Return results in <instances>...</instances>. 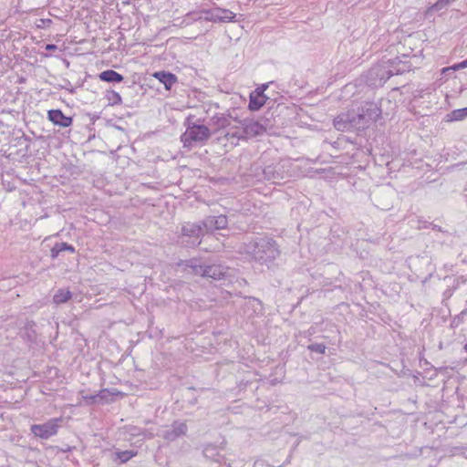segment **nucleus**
<instances>
[{"label":"nucleus","mask_w":467,"mask_h":467,"mask_svg":"<svg viewBox=\"0 0 467 467\" xmlns=\"http://www.w3.org/2000/svg\"><path fill=\"white\" fill-rule=\"evenodd\" d=\"M245 253L256 263L271 269L281 251L276 241L268 235H259L244 243Z\"/></svg>","instance_id":"nucleus-1"},{"label":"nucleus","mask_w":467,"mask_h":467,"mask_svg":"<svg viewBox=\"0 0 467 467\" xmlns=\"http://www.w3.org/2000/svg\"><path fill=\"white\" fill-rule=\"evenodd\" d=\"M193 115H189L184 121L185 132L181 136V141L184 146H192L195 143H204L211 138L210 129L202 124L204 119L193 121Z\"/></svg>","instance_id":"nucleus-2"},{"label":"nucleus","mask_w":467,"mask_h":467,"mask_svg":"<svg viewBox=\"0 0 467 467\" xmlns=\"http://www.w3.org/2000/svg\"><path fill=\"white\" fill-rule=\"evenodd\" d=\"M391 77V70L388 68L384 60L371 67L362 75L367 86L370 88L382 87Z\"/></svg>","instance_id":"nucleus-3"},{"label":"nucleus","mask_w":467,"mask_h":467,"mask_svg":"<svg viewBox=\"0 0 467 467\" xmlns=\"http://www.w3.org/2000/svg\"><path fill=\"white\" fill-rule=\"evenodd\" d=\"M202 221L198 223H185L182 227L181 243L187 248L200 245L202 237L205 234Z\"/></svg>","instance_id":"nucleus-4"},{"label":"nucleus","mask_w":467,"mask_h":467,"mask_svg":"<svg viewBox=\"0 0 467 467\" xmlns=\"http://www.w3.org/2000/svg\"><path fill=\"white\" fill-rule=\"evenodd\" d=\"M82 400L87 406L94 404H105L114 401V397L123 393L117 389H102L94 394H88L85 391L80 392Z\"/></svg>","instance_id":"nucleus-5"},{"label":"nucleus","mask_w":467,"mask_h":467,"mask_svg":"<svg viewBox=\"0 0 467 467\" xmlns=\"http://www.w3.org/2000/svg\"><path fill=\"white\" fill-rule=\"evenodd\" d=\"M61 421V418H53L41 424H32L31 433L36 438L47 440L57 434Z\"/></svg>","instance_id":"nucleus-6"},{"label":"nucleus","mask_w":467,"mask_h":467,"mask_svg":"<svg viewBox=\"0 0 467 467\" xmlns=\"http://www.w3.org/2000/svg\"><path fill=\"white\" fill-rule=\"evenodd\" d=\"M204 278H210L213 281H231L233 269L222 264L205 263Z\"/></svg>","instance_id":"nucleus-7"},{"label":"nucleus","mask_w":467,"mask_h":467,"mask_svg":"<svg viewBox=\"0 0 467 467\" xmlns=\"http://www.w3.org/2000/svg\"><path fill=\"white\" fill-rule=\"evenodd\" d=\"M18 334L29 348L39 346L38 326L34 320L26 319L24 325L19 328Z\"/></svg>","instance_id":"nucleus-8"},{"label":"nucleus","mask_w":467,"mask_h":467,"mask_svg":"<svg viewBox=\"0 0 467 467\" xmlns=\"http://www.w3.org/2000/svg\"><path fill=\"white\" fill-rule=\"evenodd\" d=\"M361 118H364L366 127L368 128L372 122H377L382 115V109L376 102H366L358 109Z\"/></svg>","instance_id":"nucleus-9"},{"label":"nucleus","mask_w":467,"mask_h":467,"mask_svg":"<svg viewBox=\"0 0 467 467\" xmlns=\"http://www.w3.org/2000/svg\"><path fill=\"white\" fill-rule=\"evenodd\" d=\"M202 228L206 234H212L217 230H224L228 226V217L223 214L209 215L202 220Z\"/></svg>","instance_id":"nucleus-10"},{"label":"nucleus","mask_w":467,"mask_h":467,"mask_svg":"<svg viewBox=\"0 0 467 467\" xmlns=\"http://www.w3.org/2000/svg\"><path fill=\"white\" fill-rule=\"evenodd\" d=\"M225 441H222L220 445H216L214 443H203L201 445L202 455L207 460H211L216 463H223L225 457L221 455L220 451L224 450Z\"/></svg>","instance_id":"nucleus-11"},{"label":"nucleus","mask_w":467,"mask_h":467,"mask_svg":"<svg viewBox=\"0 0 467 467\" xmlns=\"http://www.w3.org/2000/svg\"><path fill=\"white\" fill-rule=\"evenodd\" d=\"M188 431V426L186 422L181 420H174L170 429L162 431L161 437L163 440L171 442L177 439L185 436Z\"/></svg>","instance_id":"nucleus-12"},{"label":"nucleus","mask_w":467,"mask_h":467,"mask_svg":"<svg viewBox=\"0 0 467 467\" xmlns=\"http://www.w3.org/2000/svg\"><path fill=\"white\" fill-rule=\"evenodd\" d=\"M243 128V133L246 139L262 135L265 132L266 128L259 120L244 119L240 121Z\"/></svg>","instance_id":"nucleus-13"},{"label":"nucleus","mask_w":467,"mask_h":467,"mask_svg":"<svg viewBox=\"0 0 467 467\" xmlns=\"http://www.w3.org/2000/svg\"><path fill=\"white\" fill-rule=\"evenodd\" d=\"M221 8H211V9H202L197 12H192L188 14V16H191L194 21H209V22H220L222 23V17L220 15Z\"/></svg>","instance_id":"nucleus-14"},{"label":"nucleus","mask_w":467,"mask_h":467,"mask_svg":"<svg viewBox=\"0 0 467 467\" xmlns=\"http://www.w3.org/2000/svg\"><path fill=\"white\" fill-rule=\"evenodd\" d=\"M205 263L206 261H202L198 258H191L189 260H180L177 263L179 267H182L183 270L188 271L189 274L203 276V273L205 272Z\"/></svg>","instance_id":"nucleus-15"},{"label":"nucleus","mask_w":467,"mask_h":467,"mask_svg":"<svg viewBox=\"0 0 467 467\" xmlns=\"http://www.w3.org/2000/svg\"><path fill=\"white\" fill-rule=\"evenodd\" d=\"M274 104L275 99H272L267 96H262L251 91L249 94L247 109L252 112H255L260 110L265 105H268L269 109H271Z\"/></svg>","instance_id":"nucleus-16"},{"label":"nucleus","mask_w":467,"mask_h":467,"mask_svg":"<svg viewBox=\"0 0 467 467\" xmlns=\"http://www.w3.org/2000/svg\"><path fill=\"white\" fill-rule=\"evenodd\" d=\"M47 119L54 125L61 128L70 127L73 123V117L66 116L59 109L47 110Z\"/></svg>","instance_id":"nucleus-17"},{"label":"nucleus","mask_w":467,"mask_h":467,"mask_svg":"<svg viewBox=\"0 0 467 467\" xmlns=\"http://www.w3.org/2000/svg\"><path fill=\"white\" fill-rule=\"evenodd\" d=\"M152 77L164 86L166 91H171L172 87L178 83V77L171 71H155Z\"/></svg>","instance_id":"nucleus-18"},{"label":"nucleus","mask_w":467,"mask_h":467,"mask_svg":"<svg viewBox=\"0 0 467 467\" xmlns=\"http://www.w3.org/2000/svg\"><path fill=\"white\" fill-rule=\"evenodd\" d=\"M388 68L391 70V77L394 75H402L410 70L411 64L409 61H403L399 57L384 60Z\"/></svg>","instance_id":"nucleus-19"},{"label":"nucleus","mask_w":467,"mask_h":467,"mask_svg":"<svg viewBox=\"0 0 467 467\" xmlns=\"http://www.w3.org/2000/svg\"><path fill=\"white\" fill-rule=\"evenodd\" d=\"M349 114V131H356L358 134L359 132L364 131L366 129V122L364 121V118H361L358 110H348Z\"/></svg>","instance_id":"nucleus-20"},{"label":"nucleus","mask_w":467,"mask_h":467,"mask_svg":"<svg viewBox=\"0 0 467 467\" xmlns=\"http://www.w3.org/2000/svg\"><path fill=\"white\" fill-rule=\"evenodd\" d=\"M99 78L107 83L117 84L124 80V77L113 69H106L99 74Z\"/></svg>","instance_id":"nucleus-21"},{"label":"nucleus","mask_w":467,"mask_h":467,"mask_svg":"<svg viewBox=\"0 0 467 467\" xmlns=\"http://www.w3.org/2000/svg\"><path fill=\"white\" fill-rule=\"evenodd\" d=\"M138 454V451L134 450H126V451H117L112 456V462L116 464H123L128 462L130 459L135 457Z\"/></svg>","instance_id":"nucleus-22"},{"label":"nucleus","mask_w":467,"mask_h":467,"mask_svg":"<svg viewBox=\"0 0 467 467\" xmlns=\"http://www.w3.org/2000/svg\"><path fill=\"white\" fill-rule=\"evenodd\" d=\"M62 252H69L73 254L76 252V249L72 244L68 243L57 242L50 250V256L53 260L57 259Z\"/></svg>","instance_id":"nucleus-23"},{"label":"nucleus","mask_w":467,"mask_h":467,"mask_svg":"<svg viewBox=\"0 0 467 467\" xmlns=\"http://www.w3.org/2000/svg\"><path fill=\"white\" fill-rule=\"evenodd\" d=\"M310 343L306 346V349L311 353L317 355L311 356L312 359H319L323 355L326 354V350L327 348V345L324 342H312L311 338L308 339Z\"/></svg>","instance_id":"nucleus-24"},{"label":"nucleus","mask_w":467,"mask_h":467,"mask_svg":"<svg viewBox=\"0 0 467 467\" xmlns=\"http://www.w3.org/2000/svg\"><path fill=\"white\" fill-rule=\"evenodd\" d=\"M349 114L348 111L342 112L338 114L334 119H333V125L336 130L339 131H349Z\"/></svg>","instance_id":"nucleus-25"},{"label":"nucleus","mask_w":467,"mask_h":467,"mask_svg":"<svg viewBox=\"0 0 467 467\" xmlns=\"http://www.w3.org/2000/svg\"><path fill=\"white\" fill-rule=\"evenodd\" d=\"M231 114H215L210 119L209 124L215 126L218 130L230 126Z\"/></svg>","instance_id":"nucleus-26"},{"label":"nucleus","mask_w":467,"mask_h":467,"mask_svg":"<svg viewBox=\"0 0 467 467\" xmlns=\"http://www.w3.org/2000/svg\"><path fill=\"white\" fill-rule=\"evenodd\" d=\"M73 296L68 288H60L53 296V303L55 305H62L67 303Z\"/></svg>","instance_id":"nucleus-27"},{"label":"nucleus","mask_w":467,"mask_h":467,"mask_svg":"<svg viewBox=\"0 0 467 467\" xmlns=\"http://www.w3.org/2000/svg\"><path fill=\"white\" fill-rule=\"evenodd\" d=\"M467 118V107L451 110L445 117L446 121H460Z\"/></svg>","instance_id":"nucleus-28"},{"label":"nucleus","mask_w":467,"mask_h":467,"mask_svg":"<svg viewBox=\"0 0 467 467\" xmlns=\"http://www.w3.org/2000/svg\"><path fill=\"white\" fill-rule=\"evenodd\" d=\"M262 171L264 179L266 181H275L281 178L280 172L276 171L274 165L265 166Z\"/></svg>","instance_id":"nucleus-29"},{"label":"nucleus","mask_w":467,"mask_h":467,"mask_svg":"<svg viewBox=\"0 0 467 467\" xmlns=\"http://www.w3.org/2000/svg\"><path fill=\"white\" fill-rule=\"evenodd\" d=\"M105 98L109 101V106L120 105L122 103L121 96L119 95V92L113 89L107 90Z\"/></svg>","instance_id":"nucleus-30"},{"label":"nucleus","mask_w":467,"mask_h":467,"mask_svg":"<svg viewBox=\"0 0 467 467\" xmlns=\"http://www.w3.org/2000/svg\"><path fill=\"white\" fill-rule=\"evenodd\" d=\"M447 5L443 2V0H437L433 5H431L425 12V16H429L434 12H439L442 9H446Z\"/></svg>","instance_id":"nucleus-31"},{"label":"nucleus","mask_w":467,"mask_h":467,"mask_svg":"<svg viewBox=\"0 0 467 467\" xmlns=\"http://www.w3.org/2000/svg\"><path fill=\"white\" fill-rule=\"evenodd\" d=\"M466 67H467V58L462 60V61H461V62L454 63L451 66L443 67L441 69V74H446L447 71H451L452 73H454L455 71H458L460 69H463V68H466Z\"/></svg>","instance_id":"nucleus-32"},{"label":"nucleus","mask_w":467,"mask_h":467,"mask_svg":"<svg viewBox=\"0 0 467 467\" xmlns=\"http://www.w3.org/2000/svg\"><path fill=\"white\" fill-rule=\"evenodd\" d=\"M222 19V23H228V22H234L235 19L236 15L230 11L229 9H223L221 8L220 12Z\"/></svg>","instance_id":"nucleus-33"},{"label":"nucleus","mask_w":467,"mask_h":467,"mask_svg":"<svg viewBox=\"0 0 467 467\" xmlns=\"http://www.w3.org/2000/svg\"><path fill=\"white\" fill-rule=\"evenodd\" d=\"M225 137H227L228 139H237V140H246V138L244 137V133H243V130L240 131V130H234V131H228L226 134H225Z\"/></svg>","instance_id":"nucleus-34"},{"label":"nucleus","mask_w":467,"mask_h":467,"mask_svg":"<svg viewBox=\"0 0 467 467\" xmlns=\"http://www.w3.org/2000/svg\"><path fill=\"white\" fill-rule=\"evenodd\" d=\"M271 83L272 82L260 84L255 89L253 90V92L262 96H266L265 92Z\"/></svg>","instance_id":"nucleus-35"},{"label":"nucleus","mask_w":467,"mask_h":467,"mask_svg":"<svg viewBox=\"0 0 467 467\" xmlns=\"http://www.w3.org/2000/svg\"><path fill=\"white\" fill-rule=\"evenodd\" d=\"M467 312V310H463L461 315L459 316H456L455 317H453V319L451 320V327H457L460 324H462V315H464L465 313Z\"/></svg>","instance_id":"nucleus-36"},{"label":"nucleus","mask_w":467,"mask_h":467,"mask_svg":"<svg viewBox=\"0 0 467 467\" xmlns=\"http://www.w3.org/2000/svg\"><path fill=\"white\" fill-rule=\"evenodd\" d=\"M52 24V20L49 18H42L38 20V24H36V26L38 28H46L48 27Z\"/></svg>","instance_id":"nucleus-37"},{"label":"nucleus","mask_w":467,"mask_h":467,"mask_svg":"<svg viewBox=\"0 0 467 467\" xmlns=\"http://www.w3.org/2000/svg\"><path fill=\"white\" fill-rule=\"evenodd\" d=\"M57 48H58L56 44H52V43L46 44V46H45V49L49 52L56 51Z\"/></svg>","instance_id":"nucleus-38"},{"label":"nucleus","mask_w":467,"mask_h":467,"mask_svg":"<svg viewBox=\"0 0 467 467\" xmlns=\"http://www.w3.org/2000/svg\"><path fill=\"white\" fill-rule=\"evenodd\" d=\"M429 225L434 231H438V232H441V233H447V231H444L440 225H437V224H435L433 223H429Z\"/></svg>","instance_id":"nucleus-39"},{"label":"nucleus","mask_w":467,"mask_h":467,"mask_svg":"<svg viewBox=\"0 0 467 467\" xmlns=\"http://www.w3.org/2000/svg\"><path fill=\"white\" fill-rule=\"evenodd\" d=\"M448 370V367H441L436 368L437 373L445 374Z\"/></svg>","instance_id":"nucleus-40"},{"label":"nucleus","mask_w":467,"mask_h":467,"mask_svg":"<svg viewBox=\"0 0 467 467\" xmlns=\"http://www.w3.org/2000/svg\"><path fill=\"white\" fill-rule=\"evenodd\" d=\"M290 460H291V454L288 455V457L286 458V460L285 461L284 463L278 465L277 467H285L286 464H288L290 462Z\"/></svg>","instance_id":"nucleus-41"},{"label":"nucleus","mask_w":467,"mask_h":467,"mask_svg":"<svg viewBox=\"0 0 467 467\" xmlns=\"http://www.w3.org/2000/svg\"><path fill=\"white\" fill-rule=\"evenodd\" d=\"M306 335L308 337H311L315 334V329L313 327H310L307 331L305 332Z\"/></svg>","instance_id":"nucleus-42"},{"label":"nucleus","mask_w":467,"mask_h":467,"mask_svg":"<svg viewBox=\"0 0 467 467\" xmlns=\"http://www.w3.org/2000/svg\"><path fill=\"white\" fill-rule=\"evenodd\" d=\"M99 119V115H93V116L91 117V119H91V121L94 123V122H95L97 119Z\"/></svg>","instance_id":"nucleus-43"},{"label":"nucleus","mask_w":467,"mask_h":467,"mask_svg":"<svg viewBox=\"0 0 467 467\" xmlns=\"http://www.w3.org/2000/svg\"><path fill=\"white\" fill-rule=\"evenodd\" d=\"M232 119H233V120H234V121H238L239 123H240V121H241V120H239V119H238V118H237V117H234V116H233V115L231 114L230 121H231Z\"/></svg>","instance_id":"nucleus-44"},{"label":"nucleus","mask_w":467,"mask_h":467,"mask_svg":"<svg viewBox=\"0 0 467 467\" xmlns=\"http://www.w3.org/2000/svg\"><path fill=\"white\" fill-rule=\"evenodd\" d=\"M454 1H455V0H443V2L445 3V5H447V6H448L451 3L454 2Z\"/></svg>","instance_id":"nucleus-45"},{"label":"nucleus","mask_w":467,"mask_h":467,"mask_svg":"<svg viewBox=\"0 0 467 467\" xmlns=\"http://www.w3.org/2000/svg\"><path fill=\"white\" fill-rule=\"evenodd\" d=\"M67 89H68V91H69L71 94L75 93V91H76V88H73V87H71L70 88H67Z\"/></svg>","instance_id":"nucleus-46"},{"label":"nucleus","mask_w":467,"mask_h":467,"mask_svg":"<svg viewBox=\"0 0 467 467\" xmlns=\"http://www.w3.org/2000/svg\"><path fill=\"white\" fill-rule=\"evenodd\" d=\"M463 350L467 353V342L463 345Z\"/></svg>","instance_id":"nucleus-47"},{"label":"nucleus","mask_w":467,"mask_h":467,"mask_svg":"<svg viewBox=\"0 0 467 467\" xmlns=\"http://www.w3.org/2000/svg\"><path fill=\"white\" fill-rule=\"evenodd\" d=\"M451 74H453L451 71H447L446 74H443L444 76H451Z\"/></svg>","instance_id":"nucleus-48"},{"label":"nucleus","mask_w":467,"mask_h":467,"mask_svg":"<svg viewBox=\"0 0 467 467\" xmlns=\"http://www.w3.org/2000/svg\"><path fill=\"white\" fill-rule=\"evenodd\" d=\"M429 226H430V225H429V223H424V226H423V227H424V228H427V227H429Z\"/></svg>","instance_id":"nucleus-49"}]
</instances>
